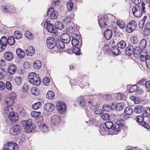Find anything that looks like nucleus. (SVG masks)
Here are the masks:
<instances>
[{
  "label": "nucleus",
  "instance_id": "f257e3e1",
  "mask_svg": "<svg viewBox=\"0 0 150 150\" xmlns=\"http://www.w3.org/2000/svg\"><path fill=\"white\" fill-rule=\"evenodd\" d=\"M145 4L142 2L141 6L136 5L133 7L132 11L134 16L137 18H140L143 14L145 13Z\"/></svg>",
  "mask_w": 150,
  "mask_h": 150
},
{
  "label": "nucleus",
  "instance_id": "f03ea898",
  "mask_svg": "<svg viewBox=\"0 0 150 150\" xmlns=\"http://www.w3.org/2000/svg\"><path fill=\"white\" fill-rule=\"evenodd\" d=\"M28 79L31 84L36 86H39L41 82L40 77L35 72L30 73L28 76Z\"/></svg>",
  "mask_w": 150,
  "mask_h": 150
},
{
  "label": "nucleus",
  "instance_id": "7ed1b4c3",
  "mask_svg": "<svg viewBox=\"0 0 150 150\" xmlns=\"http://www.w3.org/2000/svg\"><path fill=\"white\" fill-rule=\"evenodd\" d=\"M44 26L49 32L55 33L56 32V26L50 23L49 20L47 19L44 23Z\"/></svg>",
  "mask_w": 150,
  "mask_h": 150
},
{
  "label": "nucleus",
  "instance_id": "20e7f679",
  "mask_svg": "<svg viewBox=\"0 0 150 150\" xmlns=\"http://www.w3.org/2000/svg\"><path fill=\"white\" fill-rule=\"evenodd\" d=\"M137 26V23L135 21L133 20L127 25L126 28V31L128 33H131L136 28Z\"/></svg>",
  "mask_w": 150,
  "mask_h": 150
},
{
  "label": "nucleus",
  "instance_id": "39448f33",
  "mask_svg": "<svg viewBox=\"0 0 150 150\" xmlns=\"http://www.w3.org/2000/svg\"><path fill=\"white\" fill-rule=\"evenodd\" d=\"M18 145L13 142L7 143L4 147V150H18Z\"/></svg>",
  "mask_w": 150,
  "mask_h": 150
},
{
  "label": "nucleus",
  "instance_id": "423d86ee",
  "mask_svg": "<svg viewBox=\"0 0 150 150\" xmlns=\"http://www.w3.org/2000/svg\"><path fill=\"white\" fill-rule=\"evenodd\" d=\"M57 107L58 111L60 114H63L66 111V105L63 102H61L58 103Z\"/></svg>",
  "mask_w": 150,
  "mask_h": 150
},
{
  "label": "nucleus",
  "instance_id": "0eeeda50",
  "mask_svg": "<svg viewBox=\"0 0 150 150\" xmlns=\"http://www.w3.org/2000/svg\"><path fill=\"white\" fill-rule=\"evenodd\" d=\"M21 131V127L17 125L13 126L10 129V133L13 135L18 134Z\"/></svg>",
  "mask_w": 150,
  "mask_h": 150
},
{
  "label": "nucleus",
  "instance_id": "6e6552de",
  "mask_svg": "<svg viewBox=\"0 0 150 150\" xmlns=\"http://www.w3.org/2000/svg\"><path fill=\"white\" fill-rule=\"evenodd\" d=\"M46 43L47 47L50 49L54 48L56 45L55 40L52 38H48L46 40Z\"/></svg>",
  "mask_w": 150,
  "mask_h": 150
},
{
  "label": "nucleus",
  "instance_id": "1a4fd4ad",
  "mask_svg": "<svg viewBox=\"0 0 150 150\" xmlns=\"http://www.w3.org/2000/svg\"><path fill=\"white\" fill-rule=\"evenodd\" d=\"M60 40L66 44H68L71 40L70 35L67 33H63L60 36Z\"/></svg>",
  "mask_w": 150,
  "mask_h": 150
},
{
  "label": "nucleus",
  "instance_id": "9d476101",
  "mask_svg": "<svg viewBox=\"0 0 150 150\" xmlns=\"http://www.w3.org/2000/svg\"><path fill=\"white\" fill-rule=\"evenodd\" d=\"M11 96H13L11 98L7 97L5 99V102L7 105L12 106L14 103V98H15L16 95L14 93L11 94Z\"/></svg>",
  "mask_w": 150,
  "mask_h": 150
},
{
  "label": "nucleus",
  "instance_id": "9b49d317",
  "mask_svg": "<svg viewBox=\"0 0 150 150\" xmlns=\"http://www.w3.org/2000/svg\"><path fill=\"white\" fill-rule=\"evenodd\" d=\"M47 14L48 16H50L53 19L56 18L58 16L57 12L54 11L52 7L48 9Z\"/></svg>",
  "mask_w": 150,
  "mask_h": 150
},
{
  "label": "nucleus",
  "instance_id": "f8f14e48",
  "mask_svg": "<svg viewBox=\"0 0 150 150\" xmlns=\"http://www.w3.org/2000/svg\"><path fill=\"white\" fill-rule=\"evenodd\" d=\"M113 125V122L108 121L105 122L104 125L101 126V129L103 131H107L108 129H112Z\"/></svg>",
  "mask_w": 150,
  "mask_h": 150
},
{
  "label": "nucleus",
  "instance_id": "ddd939ff",
  "mask_svg": "<svg viewBox=\"0 0 150 150\" xmlns=\"http://www.w3.org/2000/svg\"><path fill=\"white\" fill-rule=\"evenodd\" d=\"M8 118L11 122H16L18 119V114L13 112H11L9 114Z\"/></svg>",
  "mask_w": 150,
  "mask_h": 150
},
{
  "label": "nucleus",
  "instance_id": "4468645a",
  "mask_svg": "<svg viewBox=\"0 0 150 150\" xmlns=\"http://www.w3.org/2000/svg\"><path fill=\"white\" fill-rule=\"evenodd\" d=\"M44 107L46 111L50 112L52 111L55 108V106L53 104L51 103H46Z\"/></svg>",
  "mask_w": 150,
  "mask_h": 150
},
{
  "label": "nucleus",
  "instance_id": "2eb2a0df",
  "mask_svg": "<svg viewBox=\"0 0 150 150\" xmlns=\"http://www.w3.org/2000/svg\"><path fill=\"white\" fill-rule=\"evenodd\" d=\"M35 125L31 123L28 125L25 128V131L28 133L32 132L35 129Z\"/></svg>",
  "mask_w": 150,
  "mask_h": 150
},
{
  "label": "nucleus",
  "instance_id": "dca6fc26",
  "mask_svg": "<svg viewBox=\"0 0 150 150\" xmlns=\"http://www.w3.org/2000/svg\"><path fill=\"white\" fill-rule=\"evenodd\" d=\"M51 121L52 124L57 125L59 123L60 120L59 117L57 115H54L51 118Z\"/></svg>",
  "mask_w": 150,
  "mask_h": 150
},
{
  "label": "nucleus",
  "instance_id": "f3484780",
  "mask_svg": "<svg viewBox=\"0 0 150 150\" xmlns=\"http://www.w3.org/2000/svg\"><path fill=\"white\" fill-rule=\"evenodd\" d=\"M144 110V108L141 105H137L134 109V112L137 114L142 113Z\"/></svg>",
  "mask_w": 150,
  "mask_h": 150
},
{
  "label": "nucleus",
  "instance_id": "a211bd4d",
  "mask_svg": "<svg viewBox=\"0 0 150 150\" xmlns=\"http://www.w3.org/2000/svg\"><path fill=\"white\" fill-rule=\"evenodd\" d=\"M4 58L8 61L11 60L13 58V54L10 52H6L4 54Z\"/></svg>",
  "mask_w": 150,
  "mask_h": 150
},
{
  "label": "nucleus",
  "instance_id": "6ab92c4d",
  "mask_svg": "<svg viewBox=\"0 0 150 150\" xmlns=\"http://www.w3.org/2000/svg\"><path fill=\"white\" fill-rule=\"evenodd\" d=\"M112 31L109 29H107L104 33V36L107 40H110L112 37Z\"/></svg>",
  "mask_w": 150,
  "mask_h": 150
},
{
  "label": "nucleus",
  "instance_id": "aec40b11",
  "mask_svg": "<svg viewBox=\"0 0 150 150\" xmlns=\"http://www.w3.org/2000/svg\"><path fill=\"white\" fill-rule=\"evenodd\" d=\"M100 27L101 28H104L107 25V20L105 17H102L99 22Z\"/></svg>",
  "mask_w": 150,
  "mask_h": 150
},
{
  "label": "nucleus",
  "instance_id": "412c9836",
  "mask_svg": "<svg viewBox=\"0 0 150 150\" xmlns=\"http://www.w3.org/2000/svg\"><path fill=\"white\" fill-rule=\"evenodd\" d=\"M125 52L127 55H131L132 53H134L133 47L131 45H129L126 49Z\"/></svg>",
  "mask_w": 150,
  "mask_h": 150
},
{
  "label": "nucleus",
  "instance_id": "4be33fe9",
  "mask_svg": "<svg viewBox=\"0 0 150 150\" xmlns=\"http://www.w3.org/2000/svg\"><path fill=\"white\" fill-rule=\"evenodd\" d=\"M34 68L36 70L40 69L42 66L41 62L39 60H37L34 62L33 65Z\"/></svg>",
  "mask_w": 150,
  "mask_h": 150
},
{
  "label": "nucleus",
  "instance_id": "5701e85b",
  "mask_svg": "<svg viewBox=\"0 0 150 150\" xmlns=\"http://www.w3.org/2000/svg\"><path fill=\"white\" fill-rule=\"evenodd\" d=\"M16 67L14 64L10 65L9 66L8 69V72L11 74H13L16 72Z\"/></svg>",
  "mask_w": 150,
  "mask_h": 150
},
{
  "label": "nucleus",
  "instance_id": "b1692460",
  "mask_svg": "<svg viewBox=\"0 0 150 150\" xmlns=\"http://www.w3.org/2000/svg\"><path fill=\"white\" fill-rule=\"evenodd\" d=\"M117 23L118 26L121 29L125 28L126 25V23L124 21L121 20H118L117 22Z\"/></svg>",
  "mask_w": 150,
  "mask_h": 150
},
{
  "label": "nucleus",
  "instance_id": "393cba45",
  "mask_svg": "<svg viewBox=\"0 0 150 150\" xmlns=\"http://www.w3.org/2000/svg\"><path fill=\"white\" fill-rule=\"evenodd\" d=\"M124 112L125 113L128 115H132L133 112V109L130 106H128L125 109Z\"/></svg>",
  "mask_w": 150,
  "mask_h": 150
},
{
  "label": "nucleus",
  "instance_id": "a878e982",
  "mask_svg": "<svg viewBox=\"0 0 150 150\" xmlns=\"http://www.w3.org/2000/svg\"><path fill=\"white\" fill-rule=\"evenodd\" d=\"M77 103L82 107L85 105V102L83 98L81 96L79 97L77 99Z\"/></svg>",
  "mask_w": 150,
  "mask_h": 150
},
{
  "label": "nucleus",
  "instance_id": "bb28decb",
  "mask_svg": "<svg viewBox=\"0 0 150 150\" xmlns=\"http://www.w3.org/2000/svg\"><path fill=\"white\" fill-rule=\"evenodd\" d=\"M32 94L35 96H38L40 93L39 89L36 87H33L31 90Z\"/></svg>",
  "mask_w": 150,
  "mask_h": 150
},
{
  "label": "nucleus",
  "instance_id": "cd10ccee",
  "mask_svg": "<svg viewBox=\"0 0 150 150\" xmlns=\"http://www.w3.org/2000/svg\"><path fill=\"white\" fill-rule=\"evenodd\" d=\"M16 52L18 56L21 58H23L25 56L24 51L20 48L17 49L16 50Z\"/></svg>",
  "mask_w": 150,
  "mask_h": 150
},
{
  "label": "nucleus",
  "instance_id": "c85d7f7f",
  "mask_svg": "<svg viewBox=\"0 0 150 150\" xmlns=\"http://www.w3.org/2000/svg\"><path fill=\"white\" fill-rule=\"evenodd\" d=\"M143 115L144 117H147L150 115V108L149 107H146L144 109Z\"/></svg>",
  "mask_w": 150,
  "mask_h": 150
},
{
  "label": "nucleus",
  "instance_id": "c756f323",
  "mask_svg": "<svg viewBox=\"0 0 150 150\" xmlns=\"http://www.w3.org/2000/svg\"><path fill=\"white\" fill-rule=\"evenodd\" d=\"M62 22L64 24L69 25L71 22V18L69 16L63 18Z\"/></svg>",
  "mask_w": 150,
  "mask_h": 150
},
{
  "label": "nucleus",
  "instance_id": "7c9ffc66",
  "mask_svg": "<svg viewBox=\"0 0 150 150\" xmlns=\"http://www.w3.org/2000/svg\"><path fill=\"white\" fill-rule=\"evenodd\" d=\"M147 42L146 40L144 38L140 41L139 46L142 50L144 49L146 46Z\"/></svg>",
  "mask_w": 150,
  "mask_h": 150
},
{
  "label": "nucleus",
  "instance_id": "2f4dec72",
  "mask_svg": "<svg viewBox=\"0 0 150 150\" xmlns=\"http://www.w3.org/2000/svg\"><path fill=\"white\" fill-rule=\"evenodd\" d=\"M142 50L141 48L140 47H135L134 48H133V52L134 54H141V53L142 52Z\"/></svg>",
  "mask_w": 150,
  "mask_h": 150
},
{
  "label": "nucleus",
  "instance_id": "473e14b6",
  "mask_svg": "<svg viewBox=\"0 0 150 150\" xmlns=\"http://www.w3.org/2000/svg\"><path fill=\"white\" fill-rule=\"evenodd\" d=\"M42 106V104L40 102H38L33 104L32 105V108L35 110L39 109Z\"/></svg>",
  "mask_w": 150,
  "mask_h": 150
},
{
  "label": "nucleus",
  "instance_id": "72a5a7b5",
  "mask_svg": "<svg viewBox=\"0 0 150 150\" xmlns=\"http://www.w3.org/2000/svg\"><path fill=\"white\" fill-rule=\"evenodd\" d=\"M22 34L21 33L18 31H16L14 33L13 37L16 39H20L22 37Z\"/></svg>",
  "mask_w": 150,
  "mask_h": 150
},
{
  "label": "nucleus",
  "instance_id": "f704fd0d",
  "mask_svg": "<svg viewBox=\"0 0 150 150\" xmlns=\"http://www.w3.org/2000/svg\"><path fill=\"white\" fill-rule=\"evenodd\" d=\"M40 130L43 132H46L48 131L47 127L45 124H41L40 126Z\"/></svg>",
  "mask_w": 150,
  "mask_h": 150
},
{
  "label": "nucleus",
  "instance_id": "c9c22d12",
  "mask_svg": "<svg viewBox=\"0 0 150 150\" xmlns=\"http://www.w3.org/2000/svg\"><path fill=\"white\" fill-rule=\"evenodd\" d=\"M124 103L122 102L118 103L115 105V109L117 111L121 110L124 107Z\"/></svg>",
  "mask_w": 150,
  "mask_h": 150
},
{
  "label": "nucleus",
  "instance_id": "e433bc0d",
  "mask_svg": "<svg viewBox=\"0 0 150 150\" xmlns=\"http://www.w3.org/2000/svg\"><path fill=\"white\" fill-rule=\"evenodd\" d=\"M65 44H66L63 42L62 41L60 40V41H57L56 45L58 48L63 49L65 47Z\"/></svg>",
  "mask_w": 150,
  "mask_h": 150
},
{
  "label": "nucleus",
  "instance_id": "4c0bfd02",
  "mask_svg": "<svg viewBox=\"0 0 150 150\" xmlns=\"http://www.w3.org/2000/svg\"><path fill=\"white\" fill-rule=\"evenodd\" d=\"M118 47L123 49L125 48L126 46V44L125 41L121 40L117 44Z\"/></svg>",
  "mask_w": 150,
  "mask_h": 150
},
{
  "label": "nucleus",
  "instance_id": "58836bf2",
  "mask_svg": "<svg viewBox=\"0 0 150 150\" xmlns=\"http://www.w3.org/2000/svg\"><path fill=\"white\" fill-rule=\"evenodd\" d=\"M0 43L3 45V46L6 47L8 43V41L6 38L5 36L2 37L1 39L0 40Z\"/></svg>",
  "mask_w": 150,
  "mask_h": 150
},
{
  "label": "nucleus",
  "instance_id": "ea45409f",
  "mask_svg": "<svg viewBox=\"0 0 150 150\" xmlns=\"http://www.w3.org/2000/svg\"><path fill=\"white\" fill-rule=\"evenodd\" d=\"M25 35V37L29 40H33V35L31 32L28 31H26Z\"/></svg>",
  "mask_w": 150,
  "mask_h": 150
},
{
  "label": "nucleus",
  "instance_id": "a19ab883",
  "mask_svg": "<svg viewBox=\"0 0 150 150\" xmlns=\"http://www.w3.org/2000/svg\"><path fill=\"white\" fill-rule=\"evenodd\" d=\"M111 50L113 53L115 55H118L120 53V50L116 46H115L112 47Z\"/></svg>",
  "mask_w": 150,
  "mask_h": 150
},
{
  "label": "nucleus",
  "instance_id": "79ce46f5",
  "mask_svg": "<svg viewBox=\"0 0 150 150\" xmlns=\"http://www.w3.org/2000/svg\"><path fill=\"white\" fill-rule=\"evenodd\" d=\"M54 93L52 91H49L47 93L46 96L48 99H52L54 96Z\"/></svg>",
  "mask_w": 150,
  "mask_h": 150
},
{
  "label": "nucleus",
  "instance_id": "37998d69",
  "mask_svg": "<svg viewBox=\"0 0 150 150\" xmlns=\"http://www.w3.org/2000/svg\"><path fill=\"white\" fill-rule=\"evenodd\" d=\"M8 43L10 45H13L15 43L14 38L12 36H9L8 40Z\"/></svg>",
  "mask_w": 150,
  "mask_h": 150
},
{
  "label": "nucleus",
  "instance_id": "c03bdc74",
  "mask_svg": "<svg viewBox=\"0 0 150 150\" xmlns=\"http://www.w3.org/2000/svg\"><path fill=\"white\" fill-rule=\"evenodd\" d=\"M32 120L30 119L28 120L22 121L21 122V125L23 126L26 127L28 125H30L32 123Z\"/></svg>",
  "mask_w": 150,
  "mask_h": 150
},
{
  "label": "nucleus",
  "instance_id": "a18cd8bd",
  "mask_svg": "<svg viewBox=\"0 0 150 150\" xmlns=\"http://www.w3.org/2000/svg\"><path fill=\"white\" fill-rule=\"evenodd\" d=\"M15 81L16 84L18 86H19L22 82V78L21 76L16 77L15 79Z\"/></svg>",
  "mask_w": 150,
  "mask_h": 150
},
{
  "label": "nucleus",
  "instance_id": "49530a36",
  "mask_svg": "<svg viewBox=\"0 0 150 150\" xmlns=\"http://www.w3.org/2000/svg\"><path fill=\"white\" fill-rule=\"evenodd\" d=\"M56 28H57L59 30H62L64 28L63 23L60 22H56Z\"/></svg>",
  "mask_w": 150,
  "mask_h": 150
},
{
  "label": "nucleus",
  "instance_id": "de8ad7c7",
  "mask_svg": "<svg viewBox=\"0 0 150 150\" xmlns=\"http://www.w3.org/2000/svg\"><path fill=\"white\" fill-rule=\"evenodd\" d=\"M50 79L47 77H45L43 79V82L44 85L48 86L50 83Z\"/></svg>",
  "mask_w": 150,
  "mask_h": 150
},
{
  "label": "nucleus",
  "instance_id": "09e8293b",
  "mask_svg": "<svg viewBox=\"0 0 150 150\" xmlns=\"http://www.w3.org/2000/svg\"><path fill=\"white\" fill-rule=\"evenodd\" d=\"M41 114L40 112L33 111L31 113V116L33 117H36L39 116Z\"/></svg>",
  "mask_w": 150,
  "mask_h": 150
},
{
  "label": "nucleus",
  "instance_id": "8fccbe9b",
  "mask_svg": "<svg viewBox=\"0 0 150 150\" xmlns=\"http://www.w3.org/2000/svg\"><path fill=\"white\" fill-rule=\"evenodd\" d=\"M138 88L136 85H134L131 86L129 91V93H132L137 91Z\"/></svg>",
  "mask_w": 150,
  "mask_h": 150
},
{
  "label": "nucleus",
  "instance_id": "3c124183",
  "mask_svg": "<svg viewBox=\"0 0 150 150\" xmlns=\"http://www.w3.org/2000/svg\"><path fill=\"white\" fill-rule=\"evenodd\" d=\"M150 56H146L145 63L147 67L149 69H150Z\"/></svg>",
  "mask_w": 150,
  "mask_h": 150
},
{
  "label": "nucleus",
  "instance_id": "603ef678",
  "mask_svg": "<svg viewBox=\"0 0 150 150\" xmlns=\"http://www.w3.org/2000/svg\"><path fill=\"white\" fill-rule=\"evenodd\" d=\"M101 117L104 120H106L109 119L110 115L107 113H105L101 115Z\"/></svg>",
  "mask_w": 150,
  "mask_h": 150
},
{
  "label": "nucleus",
  "instance_id": "864d4df0",
  "mask_svg": "<svg viewBox=\"0 0 150 150\" xmlns=\"http://www.w3.org/2000/svg\"><path fill=\"white\" fill-rule=\"evenodd\" d=\"M145 89L147 92L150 91V81H146L145 84Z\"/></svg>",
  "mask_w": 150,
  "mask_h": 150
},
{
  "label": "nucleus",
  "instance_id": "5fc2aeb1",
  "mask_svg": "<svg viewBox=\"0 0 150 150\" xmlns=\"http://www.w3.org/2000/svg\"><path fill=\"white\" fill-rule=\"evenodd\" d=\"M120 128L119 125L116 123L113 125L112 129L116 132H118L120 130Z\"/></svg>",
  "mask_w": 150,
  "mask_h": 150
},
{
  "label": "nucleus",
  "instance_id": "6e6d98bb",
  "mask_svg": "<svg viewBox=\"0 0 150 150\" xmlns=\"http://www.w3.org/2000/svg\"><path fill=\"white\" fill-rule=\"evenodd\" d=\"M144 116H139L136 118V120L137 122H140L141 124L142 122H143Z\"/></svg>",
  "mask_w": 150,
  "mask_h": 150
},
{
  "label": "nucleus",
  "instance_id": "4d7b16f0",
  "mask_svg": "<svg viewBox=\"0 0 150 150\" xmlns=\"http://www.w3.org/2000/svg\"><path fill=\"white\" fill-rule=\"evenodd\" d=\"M71 43L72 45L75 47L79 44V41L76 39L73 38L71 40Z\"/></svg>",
  "mask_w": 150,
  "mask_h": 150
},
{
  "label": "nucleus",
  "instance_id": "13d9d810",
  "mask_svg": "<svg viewBox=\"0 0 150 150\" xmlns=\"http://www.w3.org/2000/svg\"><path fill=\"white\" fill-rule=\"evenodd\" d=\"M4 110L5 113L7 114L9 112H12V110L11 106L9 105H7V106L5 108Z\"/></svg>",
  "mask_w": 150,
  "mask_h": 150
},
{
  "label": "nucleus",
  "instance_id": "bf43d9fd",
  "mask_svg": "<svg viewBox=\"0 0 150 150\" xmlns=\"http://www.w3.org/2000/svg\"><path fill=\"white\" fill-rule=\"evenodd\" d=\"M67 6L68 10L69 11H71L72 10L73 6V4L72 2H69L67 4Z\"/></svg>",
  "mask_w": 150,
  "mask_h": 150
},
{
  "label": "nucleus",
  "instance_id": "052dcab7",
  "mask_svg": "<svg viewBox=\"0 0 150 150\" xmlns=\"http://www.w3.org/2000/svg\"><path fill=\"white\" fill-rule=\"evenodd\" d=\"M144 33L146 36H148L150 34V29L144 27Z\"/></svg>",
  "mask_w": 150,
  "mask_h": 150
},
{
  "label": "nucleus",
  "instance_id": "680f3d73",
  "mask_svg": "<svg viewBox=\"0 0 150 150\" xmlns=\"http://www.w3.org/2000/svg\"><path fill=\"white\" fill-rule=\"evenodd\" d=\"M5 86L7 89L8 90H11L12 89L11 85L10 82L7 81L6 82Z\"/></svg>",
  "mask_w": 150,
  "mask_h": 150
},
{
  "label": "nucleus",
  "instance_id": "e2e57ef3",
  "mask_svg": "<svg viewBox=\"0 0 150 150\" xmlns=\"http://www.w3.org/2000/svg\"><path fill=\"white\" fill-rule=\"evenodd\" d=\"M102 108L104 111L107 112L110 110L111 108L109 105H106L105 106H103Z\"/></svg>",
  "mask_w": 150,
  "mask_h": 150
},
{
  "label": "nucleus",
  "instance_id": "0e129e2a",
  "mask_svg": "<svg viewBox=\"0 0 150 150\" xmlns=\"http://www.w3.org/2000/svg\"><path fill=\"white\" fill-rule=\"evenodd\" d=\"M143 52H142L141 53V54L140 55V59L141 61L143 62L144 63H145V61L146 62V57H144V55L143 54Z\"/></svg>",
  "mask_w": 150,
  "mask_h": 150
},
{
  "label": "nucleus",
  "instance_id": "69168bd1",
  "mask_svg": "<svg viewBox=\"0 0 150 150\" xmlns=\"http://www.w3.org/2000/svg\"><path fill=\"white\" fill-rule=\"evenodd\" d=\"M74 52L76 53L77 55H79L80 54V49H79L75 46L74 47Z\"/></svg>",
  "mask_w": 150,
  "mask_h": 150
},
{
  "label": "nucleus",
  "instance_id": "338daca9",
  "mask_svg": "<svg viewBox=\"0 0 150 150\" xmlns=\"http://www.w3.org/2000/svg\"><path fill=\"white\" fill-rule=\"evenodd\" d=\"M110 5L112 7L115 6H117L118 5V1L116 0H113L111 2Z\"/></svg>",
  "mask_w": 150,
  "mask_h": 150
},
{
  "label": "nucleus",
  "instance_id": "774afa93",
  "mask_svg": "<svg viewBox=\"0 0 150 150\" xmlns=\"http://www.w3.org/2000/svg\"><path fill=\"white\" fill-rule=\"evenodd\" d=\"M124 121L122 120H118L117 122V124L119 125L120 127L123 126L124 125Z\"/></svg>",
  "mask_w": 150,
  "mask_h": 150
}]
</instances>
